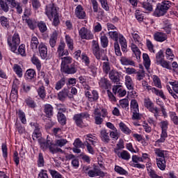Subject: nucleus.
Masks as SVG:
<instances>
[{
  "mask_svg": "<svg viewBox=\"0 0 178 178\" xmlns=\"http://www.w3.org/2000/svg\"><path fill=\"white\" fill-rule=\"evenodd\" d=\"M68 143L67 140L64 138L57 139L56 140L55 144L52 143V140L48 138L46 142H42L40 143V147L42 149L45 151L46 149H49L51 154H58V152H60L63 154L65 152L62 150V147H65ZM60 147V148L58 147Z\"/></svg>",
  "mask_w": 178,
  "mask_h": 178,
  "instance_id": "nucleus-1",
  "label": "nucleus"
},
{
  "mask_svg": "<svg viewBox=\"0 0 178 178\" xmlns=\"http://www.w3.org/2000/svg\"><path fill=\"white\" fill-rule=\"evenodd\" d=\"M170 6H172V2L169 1H162L161 3L157 4L156 8L154 12V16H156V17L163 16L168 12Z\"/></svg>",
  "mask_w": 178,
  "mask_h": 178,
  "instance_id": "nucleus-2",
  "label": "nucleus"
},
{
  "mask_svg": "<svg viewBox=\"0 0 178 178\" xmlns=\"http://www.w3.org/2000/svg\"><path fill=\"white\" fill-rule=\"evenodd\" d=\"M142 86L149 94H154V95H157V97H160V98H162V99H164V101L166 99V96H165V94L163 93V90L156 89V88H154L148 84V82L146 81H142Z\"/></svg>",
  "mask_w": 178,
  "mask_h": 178,
  "instance_id": "nucleus-3",
  "label": "nucleus"
},
{
  "mask_svg": "<svg viewBox=\"0 0 178 178\" xmlns=\"http://www.w3.org/2000/svg\"><path fill=\"white\" fill-rule=\"evenodd\" d=\"M94 115L95 124H102L104 119L108 118V111L105 108L99 110V108H97L94 111Z\"/></svg>",
  "mask_w": 178,
  "mask_h": 178,
  "instance_id": "nucleus-4",
  "label": "nucleus"
},
{
  "mask_svg": "<svg viewBox=\"0 0 178 178\" xmlns=\"http://www.w3.org/2000/svg\"><path fill=\"white\" fill-rule=\"evenodd\" d=\"M7 42L12 52H16L17 51V47L20 45V36L19 33H15L12 37H8Z\"/></svg>",
  "mask_w": 178,
  "mask_h": 178,
  "instance_id": "nucleus-5",
  "label": "nucleus"
},
{
  "mask_svg": "<svg viewBox=\"0 0 178 178\" xmlns=\"http://www.w3.org/2000/svg\"><path fill=\"white\" fill-rule=\"evenodd\" d=\"M83 172L88 175L89 177H105V172H104L99 168L94 167L93 170H90L88 167H83Z\"/></svg>",
  "mask_w": 178,
  "mask_h": 178,
  "instance_id": "nucleus-6",
  "label": "nucleus"
},
{
  "mask_svg": "<svg viewBox=\"0 0 178 178\" xmlns=\"http://www.w3.org/2000/svg\"><path fill=\"white\" fill-rule=\"evenodd\" d=\"M58 10H59V8H58L56 4L51 3L46 6L45 15L49 20H52L54 19V16L58 14Z\"/></svg>",
  "mask_w": 178,
  "mask_h": 178,
  "instance_id": "nucleus-7",
  "label": "nucleus"
},
{
  "mask_svg": "<svg viewBox=\"0 0 178 178\" xmlns=\"http://www.w3.org/2000/svg\"><path fill=\"white\" fill-rule=\"evenodd\" d=\"M131 111L132 113V119L134 120H140L141 114L138 108V102L136 99H132L130 103Z\"/></svg>",
  "mask_w": 178,
  "mask_h": 178,
  "instance_id": "nucleus-8",
  "label": "nucleus"
},
{
  "mask_svg": "<svg viewBox=\"0 0 178 178\" xmlns=\"http://www.w3.org/2000/svg\"><path fill=\"white\" fill-rule=\"evenodd\" d=\"M144 105L149 112L154 114V118L158 119L159 116V109L156 106H154V103L149 98H145L144 100Z\"/></svg>",
  "mask_w": 178,
  "mask_h": 178,
  "instance_id": "nucleus-9",
  "label": "nucleus"
},
{
  "mask_svg": "<svg viewBox=\"0 0 178 178\" xmlns=\"http://www.w3.org/2000/svg\"><path fill=\"white\" fill-rule=\"evenodd\" d=\"M83 119H90V114L87 112L81 113L74 115L73 118V120L78 127H84V126H86L84 122H83Z\"/></svg>",
  "mask_w": 178,
  "mask_h": 178,
  "instance_id": "nucleus-10",
  "label": "nucleus"
},
{
  "mask_svg": "<svg viewBox=\"0 0 178 178\" xmlns=\"http://www.w3.org/2000/svg\"><path fill=\"white\" fill-rule=\"evenodd\" d=\"M79 37L82 40H93L94 34L91 31V30L87 29L86 27H82L79 31Z\"/></svg>",
  "mask_w": 178,
  "mask_h": 178,
  "instance_id": "nucleus-11",
  "label": "nucleus"
},
{
  "mask_svg": "<svg viewBox=\"0 0 178 178\" xmlns=\"http://www.w3.org/2000/svg\"><path fill=\"white\" fill-rule=\"evenodd\" d=\"M40 56L42 59H47L48 57V48L44 42H40L38 47Z\"/></svg>",
  "mask_w": 178,
  "mask_h": 178,
  "instance_id": "nucleus-12",
  "label": "nucleus"
},
{
  "mask_svg": "<svg viewBox=\"0 0 178 178\" xmlns=\"http://www.w3.org/2000/svg\"><path fill=\"white\" fill-rule=\"evenodd\" d=\"M114 152L118 155V158H121L124 161H129L131 156L127 150H122V152L119 151V149H114Z\"/></svg>",
  "mask_w": 178,
  "mask_h": 178,
  "instance_id": "nucleus-13",
  "label": "nucleus"
},
{
  "mask_svg": "<svg viewBox=\"0 0 178 178\" xmlns=\"http://www.w3.org/2000/svg\"><path fill=\"white\" fill-rule=\"evenodd\" d=\"M132 160V166L133 168H138V169H144L145 168V165L144 164L138 163V162H142L141 157L137 156V155H133L131 157Z\"/></svg>",
  "mask_w": 178,
  "mask_h": 178,
  "instance_id": "nucleus-14",
  "label": "nucleus"
},
{
  "mask_svg": "<svg viewBox=\"0 0 178 178\" xmlns=\"http://www.w3.org/2000/svg\"><path fill=\"white\" fill-rule=\"evenodd\" d=\"M85 95L90 102H94V101H97L99 98L98 92L95 90H93L92 92L90 90L86 91Z\"/></svg>",
  "mask_w": 178,
  "mask_h": 178,
  "instance_id": "nucleus-15",
  "label": "nucleus"
},
{
  "mask_svg": "<svg viewBox=\"0 0 178 178\" xmlns=\"http://www.w3.org/2000/svg\"><path fill=\"white\" fill-rule=\"evenodd\" d=\"M43 112L45 113L46 118L51 119L54 116V106L50 104H46L43 106Z\"/></svg>",
  "mask_w": 178,
  "mask_h": 178,
  "instance_id": "nucleus-16",
  "label": "nucleus"
},
{
  "mask_svg": "<svg viewBox=\"0 0 178 178\" xmlns=\"http://www.w3.org/2000/svg\"><path fill=\"white\" fill-rule=\"evenodd\" d=\"M65 47H66V44L61 42L60 44L58 45V47L57 49V54L58 58H62L63 56H67L69 55V51L67 50H65Z\"/></svg>",
  "mask_w": 178,
  "mask_h": 178,
  "instance_id": "nucleus-17",
  "label": "nucleus"
},
{
  "mask_svg": "<svg viewBox=\"0 0 178 178\" xmlns=\"http://www.w3.org/2000/svg\"><path fill=\"white\" fill-rule=\"evenodd\" d=\"M99 138L105 144H108L111 142V136L106 129H102L100 131Z\"/></svg>",
  "mask_w": 178,
  "mask_h": 178,
  "instance_id": "nucleus-18",
  "label": "nucleus"
},
{
  "mask_svg": "<svg viewBox=\"0 0 178 178\" xmlns=\"http://www.w3.org/2000/svg\"><path fill=\"white\" fill-rule=\"evenodd\" d=\"M61 72L63 73H66L67 74H74L77 72V69L76 68V64L72 63L70 65H67V67H64L60 69Z\"/></svg>",
  "mask_w": 178,
  "mask_h": 178,
  "instance_id": "nucleus-19",
  "label": "nucleus"
},
{
  "mask_svg": "<svg viewBox=\"0 0 178 178\" xmlns=\"http://www.w3.org/2000/svg\"><path fill=\"white\" fill-rule=\"evenodd\" d=\"M154 154L156 155V159H166L168 158V152L166 150H162L159 148L154 149Z\"/></svg>",
  "mask_w": 178,
  "mask_h": 178,
  "instance_id": "nucleus-20",
  "label": "nucleus"
},
{
  "mask_svg": "<svg viewBox=\"0 0 178 178\" xmlns=\"http://www.w3.org/2000/svg\"><path fill=\"white\" fill-rule=\"evenodd\" d=\"M67 97L70 99H72V98H73V95H69V90H67V88L63 89L58 94V98L60 101H65V99H66V98H67Z\"/></svg>",
  "mask_w": 178,
  "mask_h": 178,
  "instance_id": "nucleus-21",
  "label": "nucleus"
},
{
  "mask_svg": "<svg viewBox=\"0 0 178 178\" xmlns=\"http://www.w3.org/2000/svg\"><path fill=\"white\" fill-rule=\"evenodd\" d=\"M108 77L113 83H119L120 81V76L118 71L112 70L108 73Z\"/></svg>",
  "mask_w": 178,
  "mask_h": 178,
  "instance_id": "nucleus-22",
  "label": "nucleus"
},
{
  "mask_svg": "<svg viewBox=\"0 0 178 178\" xmlns=\"http://www.w3.org/2000/svg\"><path fill=\"white\" fill-rule=\"evenodd\" d=\"M58 40V31H54L50 35L49 44L51 48L56 47V41Z\"/></svg>",
  "mask_w": 178,
  "mask_h": 178,
  "instance_id": "nucleus-23",
  "label": "nucleus"
},
{
  "mask_svg": "<svg viewBox=\"0 0 178 178\" xmlns=\"http://www.w3.org/2000/svg\"><path fill=\"white\" fill-rule=\"evenodd\" d=\"M75 15L78 19H86V12L83 6L79 5L75 9Z\"/></svg>",
  "mask_w": 178,
  "mask_h": 178,
  "instance_id": "nucleus-24",
  "label": "nucleus"
},
{
  "mask_svg": "<svg viewBox=\"0 0 178 178\" xmlns=\"http://www.w3.org/2000/svg\"><path fill=\"white\" fill-rule=\"evenodd\" d=\"M120 62L122 66H136V63L126 56H122L120 59Z\"/></svg>",
  "mask_w": 178,
  "mask_h": 178,
  "instance_id": "nucleus-25",
  "label": "nucleus"
},
{
  "mask_svg": "<svg viewBox=\"0 0 178 178\" xmlns=\"http://www.w3.org/2000/svg\"><path fill=\"white\" fill-rule=\"evenodd\" d=\"M154 38L158 42H163L168 40V35L162 32H157L154 34Z\"/></svg>",
  "mask_w": 178,
  "mask_h": 178,
  "instance_id": "nucleus-26",
  "label": "nucleus"
},
{
  "mask_svg": "<svg viewBox=\"0 0 178 178\" xmlns=\"http://www.w3.org/2000/svg\"><path fill=\"white\" fill-rule=\"evenodd\" d=\"M86 138V141L84 143H88L90 144V143L93 145V147H95V144L98 143V139L95 137V136L89 134L84 136Z\"/></svg>",
  "mask_w": 178,
  "mask_h": 178,
  "instance_id": "nucleus-27",
  "label": "nucleus"
},
{
  "mask_svg": "<svg viewBox=\"0 0 178 178\" xmlns=\"http://www.w3.org/2000/svg\"><path fill=\"white\" fill-rule=\"evenodd\" d=\"M99 86L101 88H103V90H108L109 87H111V82L108 79L103 77L99 80Z\"/></svg>",
  "mask_w": 178,
  "mask_h": 178,
  "instance_id": "nucleus-28",
  "label": "nucleus"
},
{
  "mask_svg": "<svg viewBox=\"0 0 178 178\" xmlns=\"http://www.w3.org/2000/svg\"><path fill=\"white\" fill-rule=\"evenodd\" d=\"M119 42L121 46V49L122 52H127V41L126 40V38L122 35H120L118 38Z\"/></svg>",
  "mask_w": 178,
  "mask_h": 178,
  "instance_id": "nucleus-29",
  "label": "nucleus"
},
{
  "mask_svg": "<svg viewBox=\"0 0 178 178\" xmlns=\"http://www.w3.org/2000/svg\"><path fill=\"white\" fill-rule=\"evenodd\" d=\"M73 62V58L70 56L61 58V69L69 66Z\"/></svg>",
  "mask_w": 178,
  "mask_h": 178,
  "instance_id": "nucleus-30",
  "label": "nucleus"
},
{
  "mask_svg": "<svg viewBox=\"0 0 178 178\" xmlns=\"http://www.w3.org/2000/svg\"><path fill=\"white\" fill-rule=\"evenodd\" d=\"M24 102L26 104V106H28V108H31V109H34V108H37V103H35L34 99L31 97L26 98Z\"/></svg>",
  "mask_w": 178,
  "mask_h": 178,
  "instance_id": "nucleus-31",
  "label": "nucleus"
},
{
  "mask_svg": "<svg viewBox=\"0 0 178 178\" xmlns=\"http://www.w3.org/2000/svg\"><path fill=\"white\" fill-rule=\"evenodd\" d=\"M157 168L160 170H165L166 169V160L165 159H156Z\"/></svg>",
  "mask_w": 178,
  "mask_h": 178,
  "instance_id": "nucleus-32",
  "label": "nucleus"
},
{
  "mask_svg": "<svg viewBox=\"0 0 178 178\" xmlns=\"http://www.w3.org/2000/svg\"><path fill=\"white\" fill-rule=\"evenodd\" d=\"M125 86L128 90H133L134 88V83L133 79L129 75L125 76Z\"/></svg>",
  "mask_w": 178,
  "mask_h": 178,
  "instance_id": "nucleus-33",
  "label": "nucleus"
},
{
  "mask_svg": "<svg viewBox=\"0 0 178 178\" xmlns=\"http://www.w3.org/2000/svg\"><path fill=\"white\" fill-rule=\"evenodd\" d=\"M120 130L124 133V134L129 135L131 134V129H130L124 122H121L119 123Z\"/></svg>",
  "mask_w": 178,
  "mask_h": 178,
  "instance_id": "nucleus-34",
  "label": "nucleus"
},
{
  "mask_svg": "<svg viewBox=\"0 0 178 178\" xmlns=\"http://www.w3.org/2000/svg\"><path fill=\"white\" fill-rule=\"evenodd\" d=\"M95 56L96 59L102 60H108V57L105 56V51L104 49H100L97 52L95 53Z\"/></svg>",
  "mask_w": 178,
  "mask_h": 178,
  "instance_id": "nucleus-35",
  "label": "nucleus"
},
{
  "mask_svg": "<svg viewBox=\"0 0 178 178\" xmlns=\"http://www.w3.org/2000/svg\"><path fill=\"white\" fill-rule=\"evenodd\" d=\"M143 65L146 70H149V67L151 66V59H149V56H148L147 54H143Z\"/></svg>",
  "mask_w": 178,
  "mask_h": 178,
  "instance_id": "nucleus-36",
  "label": "nucleus"
},
{
  "mask_svg": "<svg viewBox=\"0 0 178 178\" xmlns=\"http://www.w3.org/2000/svg\"><path fill=\"white\" fill-rule=\"evenodd\" d=\"M65 39L68 49H70V51H73V49H74V42L73 41V39H72V38L69 35H65Z\"/></svg>",
  "mask_w": 178,
  "mask_h": 178,
  "instance_id": "nucleus-37",
  "label": "nucleus"
},
{
  "mask_svg": "<svg viewBox=\"0 0 178 178\" xmlns=\"http://www.w3.org/2000/svg\"><path fill=\"white\" fill-rule=\"evenodd\" d=\"M38 45H40L38 38L34 35H32L31 39V47L32 49H37V48H38Z\"/></svg>",
  "mask_w": 178,
  "mask_h": 178,
  "instance_id": "nucleus-38",
  "label": "nucleus"
},
{
  "mask_svg": "<svg viewBox=\"0 0 178 178\" xmlns=\"http://www.w3.org/2000/svg\"><path fill=\"white\" fill-rule=\"evenodd\" d=\"M108 35L110 38H111V40H113L114 41H115V42H118V41H119L120 35H122V33H120L116 31H108Z\"/></svg>",
  "mask_w": 178,
  "mask_h": 178,
  "instance_id": "nucleus-39",
  "label": "nucleus"
},
{
  "mask_svg": "<svg viewBox=\"0 0 178 178\" xmlns=\"http://www.w3.org/2000/svg\"><path fill=\"white\" fill-rule=\"evenodd\" d=\"M66 84V79L65 78H61L59 81L56 83L55 90L59 91V90H62L63 87Z\"/></svg>",
  "mask_w": 178,
  "mask_h": 178,
  "instance_id": "nucleus-40",
  "label": "nucleus"
},
{
  "mask_svg": "<svg viewBox=\"0 0 178 178\" xmlns=\"http://www.w3.org/2000/svg\"><path fill=\"white\" fill-rule=\"evenodd\" d=\"M131 49L136 57V59H138V58L141 56V51H140V49H138L137 45L134 44V43L131 44Z\"/></svg>",
  "mask_w": 178,
  "mask_h": 178,
  "instance_id": "nucleus-41",
  "label": "nucleus"
},
{
  "mask_svg": "<svg viewBox=\"0 0 178 178\" xmlns=\"http://www.w3.org/2000/svg\"><path fill=\"white\" fill-rule=\"evenodd\" d=\"M10 98L12 101H16L17 99V86L16 84L13 85Z\"/></svg>",
  "mask_w": 178,
  "mask_h": 178,
  "instance_id": "nucleus-42",
  "label": "nucleus"
},
{
  "mask_svg": "<svg viewBox=\"0 0 178 178\" xmlns=\"http://www.w3.org/2000/svg\"><path fill=\"white\" fill-rule=\"evenodd\" d=\"M24 22L26 23L31 30H34L37 27V22L30 18L24 19Z\"/></svg>",
  "mask_w": 178,
  "mask_h": 178,
  "instance_id": "nucleus-43",
  "label": "nucleus"
},
{
  "mask_svg": "<svg viewBox=\"0 0 178 178\" xmlns=\"http://www.w3.org/2000/svg\"><path fill=\"white\" fill-rule=\"evenodd\" d=\"M35 76V70L29 69L25 73V79L27 80H33Z\"/></svg>",
  "mask_w": 178,
  "mask_h": 178,
  "instance_id": "nucleus-44",
  "label": "nucleus"
},
{
  "mask_svg": "<svg viewBox=\"0 0 178 178\" xmlns=\"http://www.w3.org/2000/svg\"><path fill=\"white\" fill-rule=\"evenodd\" d=\"M153 80V83L155 87L157 88H162V82L161 81V79L158 77L156 75H153L152 77Z\"/></svg>",
  "mask_w": 178,
  "mask_h": 178,
  "instance_id": "nucleus-45",
  "label": "nucleus"
},
{
  "mask_svg": "<svg viewBox=\"0 0 178 178\" xmlns=\"http://www.w3.org/2000/svg\"><path fill=\"white\" fill-rule=\"evenodd\" d=\"M31 16V8L26 7L24 10V15H22V20H27V19H30Z\"/></svg>",
  "mask_w": 178,
  "mask_h": 178,
  "instance_id": "nucleus-46",
  "label": "nucleus"
},
{
  "mask_svg": "<svg viewBox=\"0 0 178 178\" xmlns=\"http://www.w3.org/2000/svg\"><path fill=\"white\" fill-rule=\"evenodd\" d=\"M31 60L33 65L36 66L38 70H41V61H40V59L37 56H33Z\"/></svg>",
  "mask_w": 178,
  "mask_h": 178,
  "instance_id": "nucleus-47",
  "label": "nucleus"
},
{
  "mask_svg": "<svg viewBox=\"0 0 178 178\" xmlns=\"http://www.w3.org/2000/svg\"><path fill=\"white\" fill-rule=\"evenodd\" d=\"M37 92L42 99H44L47 97V92H45V87L44 86H40L37 89Z\"/></svg>",
  "mask_w": 178,
  "mask_h": 178,
  "instance_id": "nucleus-48",
  "label": "nucleus"
},
{
  "mask_svg": "<svg viewBox=\"0 0 178 178\" xmlns=\"http://www.w3.org/2000/svg\"><path fill=\"white\" fill-rule=\"evenodd\" d=\"M114 170H115V172H116V173H118V175H124V176H127V175H129V172L126 170H124L123 168L119 165H115Z\"/></svg>",
  "mask_w": 178,
  "mask_h": 178,
  "instance_id": "nucleus-49",
  "label": "nucleus"
},
{
  "mask_svg": "<svg viewBox=\"0 0 178 178\" xmlns=\"http://www.w3.org/2000/svg\"><path fill=\"white\" fill-rule=\"evenodd\" d=\"M166 138H168V130H161V138L156 141L157 144L165 143Z\"/></svg>",
  "mask_w": 178,
  "mask_h": 178,
  "instance_id": "nucleus-50",
  "label": "nucleus"
},
{
  "mask_svg": "<svg viewBox=\"0 0 178 178\" xmlns=\"http://www.w3.org/2000/svg\"><path fill=\"white\" fill-rule=\"evenodd\" d=\"M13 70L16 73V74L18 76V77L23 76V70L19 65L15 64L13 66Z\"/></svg>",
  "mask_w": 178,
  "mask_h": 178,
  "instance_id": "nucleus-51",
  "label": "nucleus"
},
{
  "mask_svg": "<svg viewBox=\"0 0 178 178\" xmlns=\"http://www.w3.org/2000/svg\"><path fill=\"white\" fill-rule=\"evenodd\" d=\"M17 113L22 123H23V124H26V123H27V120L26 119V113H24L22 110H19Z\"/></svg>",
  "mask_w": 178,
  "mask_h": 178,
  "instance_id": "nucleus-52",
  "label": "nucleus"
},
{
  "mask_svg": "<svg viewBox=\"0 0 178 178\" xmlns=\"http://www.w3.org/2000/svg\"><path fill=\"white\" fill-rule=\"evenodd\" d=\"M58 120L62 126H65L66 124V116L63 115V113L58 112L57 114Z\"/></svg>",
  "mask_w": 178,
  "mask_h": 178,
  "instance_id": "nucleus-53",
  "label": "nucleus"
},
{
  "mask_svg": "<svg viewBox=\"0 0 178 178\" xmlns=\"http://www.w3.org/2000/svg\"><path fill=\"white\" fill-rule=\"evenodd\" d=\"M100 40H101L102 47L103 48H106L109 42V41L108 40V37H106V35L104 34L100 37Z\"/></svg>",
  "mask_w": 178,
  "mask_h": 178,
  "instance_id": "nucleus-54",
  "label": "nucleus"
},
{
  "mask_svg": "<svg viewBox=\"0 0 178 178\" xmlns=\"http://www.w3.org/2000/svg\"><path fill=\"white\" fill-rule=\"evenodd\" d=\"M136 74L137 80L141 81L145 77V71L144 70H139L138 72L136 71Z\"/></svg>",
  "mask_w": 178,
  "mask_h": 178,
  "instance_id": "nucleus-55",
  "label": "nucleus"
},
{
  "mask_svg": "<svg viewBox=\"0 0 178 178\" xmlns=\"http://www.w3.org/2000/svg\"><path fill=\"white\" fill-rule=\"evenodd\" d=\"M92 49L93 52V55L98 52V51H100L101 49H99V44L97 42V40H92Z\"/></svg>",
  "mask_w": 178,
  "mask_h": 178,
  "instance_id": "nucleus-56",
  "label": "nucleus"
},
{
  "mask_svg": "<svg viewBox=\"0 0 178 178\" xmlns=\"http://www.w3.org/2000/svg\"><path fill=\"white\" fill-rule=\"evenodd\" d=\"M120 106L122 109L127 111L129 109V100L127 99H123L120 100Z\"/></svg>",
  "mask_w": 178,
  "mask_h": 178,
  "instance_id": "nucleus-57",
  "label": "nucleus"
},
{
  "mask_svg": "<svg viewBox=\"0 0 178 178\" xmlns=\"http://www.w3.org/2000/svg\"><path fill=\"white\" fill-rule=\"evenodd\" d=\"M0 22L3 27H6V29L9 27V19L6 17L1 16L0 17Z\"/></svg>",
  "mask_w": 178,
  "mask_h": 178,
  "instance_id": "nucleus-58",
  "label": "nucleus"
},
{
  "mask_svg": "<svg viewBox=\"0 0 178 178\" xmlns=\"http://www.w3.org/2000/svg\"><path fill=\"white\" fill-rule=\"evenodd\" d=\"M0 9H1L3 12L8 13V12H9V5H8V3L3 1V0H1V3H0Z\"/></svg>",
  "mask_w": 178,
  "mask_h": 178,
  "instance_id": "nucleus-59",
  "label": "nucleus"
},
{
  "mask_svg": "<svg viewBox=\"0 0 178 178\" xmlns=\"http://www.w3.org/2000/svg\"><path fill=\"white\" fill-rule=\"evenodd\" d=\"M147 175L150 178H163V177L158 175V174H156V171L154 169L147 171Z\"/></svg>",
  "mask_w": 178,
  "mask_h": 178,
  "instance_id": "nucleus-60",
  "label": "nucleus"
},
{
  "mask_svg": "<svg viewBox=\"0 0 178 178\" xmlns=\"http://www.w3.org/2000/svg\"><path fill=\"white\" fill-rule=\"evenodd\" d=\"M41 136V131H40V128L38 127L35 129L32 138L33 140H37V138H40V136Z\"/></svg>",
  "mask_w": 178,
  "mask_h": 178,
  "instance_id": "nucleus-61",
  "label": "nucleus"
},
{
  "mask_svg": "<svg viewBox=\"0 0 178 178\" xmlns=\"http://www.w3.org/2000/svg\"><path fill=\"white\" fill-rule=\"evenodd\" d=\"M168 84L172 86L174 92L178 94V81H169Z\"/></svg>",
  "mask_w": 178,
  "mask_h": 178,
  "instance_id": "nucleus-62",
  "label": "nucleus"
},
{
  "mask_svg": "<svg viewBox=\"0 0 178 178\" xmlns=\"http://www.w3.org/2000/svg\"><path fill=\"white\" fill-rule=\"evenodd\" d=\"M102 31V25H101V23L96 22L93 25V33H99Z\"/></svg>",
  "mask_w": 178,
  "mask_h": 178,
  "instance_id": "nucleus-63",
  "label": "nucleus"
},
{
  "mask_svg": "<svg viewBox=\"0 0 178 178\" xmlns=\"http://www.w3.org/2000/svg\"><path fill=\"white\" fill-rule=\"evenodd\" d=\"M170 117L174 124L178 125V116L176 115V113L173 112L171 113Z\"/></svg>",
  "mask_w": 178,
  "mask_h": 178,
  "instance_id": "nucleus-64",
  "label": "nucleus"
}]
</instances>
